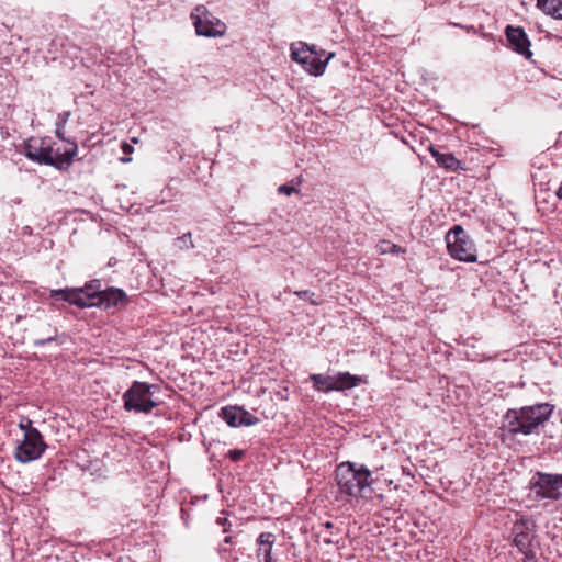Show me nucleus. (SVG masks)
Instances as JSON below:
<instances>
[{
	"mask_svg": "<svg viewBox=\"0 0 562 562\" xmlns=\"http://www.w3.org/2000/svg\"><path fill=\"white\" fill-rule=\"evenodd\" d=\"M554 405L550 403H537L529 405V434L537 427L549 420L553 414Z\"/></svg>",
	"mask_w": 562,
	"mask_h": 562,
	"instance_id": "nucleus-12",
	"label": "nucleus"
},
{
	"mask_svg": "<svg viewBox=\"0 0 562 562\" xmlns=\"http://www.w3.org/2000/svg\"><path fill=\"white\" fill-rule=\"evenodd\" d=\"M537 7L543 13L562 20V0H537Z\"/></svg>",
	"mask_w": 562,
	"mask_h": 562,
	"instance_id": "nucleus-22",
	"label": "nucleus"
},
{
	"mask_svg": "<svg viewBox=\"0 0 562 562\" xmlns=\"http://www.w3.org/2000/svg\"><path fill=\"white\" fill-rule=\"evenodd\" d=\"M173 245L177 248H179V249H192V248H194V244H193V240H192L191 233L188 232V233L183 234L182 236L177 237L175 239Z\"/></svg>",
	"mask_w": 562,
	"mask_h": 562,
	"instance_id": "nucleus-24",
	"label": "nucleus"
},
{
	"mask_svg": "<svg viewBox=\"0 0 562 562\" xmlns=\"http://www.w3.org/2000/svg\"><path fill=\"white\" fill-rule=\"evenodd\" d=\"M296 190L294 189L293 186H289V184H281L279 188H278V192L280 194H284V195H291L293 192H295Z\"/></svg>",
	"mask_w": 562,
	"mask_h": 562,
	"instance_id": "nucleus-29",
	"label": "nucleus"
},
{
	"mask_svg": "<svg viewBox=\"0 0 562 562\" xmlns=\"http://www.w3.org/2000/svg\"><path fill=\"white\" fill-rule=\"evenodd\" d=\"M20 428L26 432L27 430H30L31 428H34V427L32 426V420L29 418H25L20 423Z\"/></svg>",
	"mask_w": 562,
	"mask_h": 562,
	"instance_id": "nucleus-30",
	"label": "nucleus"
},
{
	"mask_svg": "<svg viewBox=\"0 0 562 562\" xmlns=\"http://www.w3.org/2000/svg\"><path fill=\"white\" fill-rule=\"evenodd\" d=\"M276 535L269 531L261 532L256 539V558L258 562H277L272 557Z\"/></svg>",
	"mask_w": 562,
	"mask_h": 562,
	"instance_id": "nucleus-13",
	"label": "nucleus"
},
{
	"mask_svg": "<svg viewBox=\"0 0 562 562\" xmlns=\"http://www.w3.org/2000/svg\"><path fill=\"white\" fill-rule=\"evenodd\" d=\"M310 380L313 383V387L318 392L329 393L335 391L334 375L314 373L310 375Z\"/></svg>",
	"mask_w": 562,
	"mask_h": 562,
	"instance_id": "nucleus-21",
	"label": "nucleus"
},
{
	"mask_svg": "<svg viewBox=\"0 0 562 562\" xmlns=\"http://www.w3.org/2000/svg\"><path fill=\"white\" fill-rule=\"evenodd\" d=\"M336 481L340 494L350 497L362 496L363 491L373 483L370 470L355 462H342L335 470Z\"/></svg>",
	"mask_w": 562,
	"mask_h": 562,
	"instance_id": "nucleus-1",
	"label": "nucleus"
},
{
	"mask_svg": "<svg viewBox=\"0 0 562 562\" xmlns=\"http://www.w3.org/2000/svg\"><path fill=\"white\" fill-rule=\"evenodd\" d=\"M45 448L41 432L36 428H31L24 434L22 442L16 446L15 458L22 463H27L41 458Z\"/></svg>",
	"mask_w": 562,
	"mask_h": 562,
	"instance_id": "nucleus-8",
	"label": "nucleus"
},
{
	"mask_svg": "<svg viewBox=\"0 0 562 562\" xmlns=\"http://www.w3.org/2000/svg\"><path fill=\"white\" fill-rule=\"evenodd\" d=\"M245 454H246V451L241 450V449H232L227 452V457L233 462L240 461L245 457Z\"/></svg>",
	"mask_w": 562,
	"mask_h": 562,
	"instance_id": "nucleus-27",
	"label": "nucleus"
},
{
	"mask_svg": "<svg viewBox=\"0 0 562 562\" xmlns=\"http://www.w3.org/2000/svg\"><path fill=\"white\" fill-rule=\"evenodd\" d=\"M24 156L41 165L54 166L61 169L63 164H71L77 153L76 143H71V148L66 149L64 154L58 155L56 158L53 157V148L45 145L42 139L31 138L24 143L23 147Z\"/></svg>",
	"mask_w": 562,
	"mask_h": 562,
	"instance_id": "nucleus-2",
	"label": "nucleus"
},
{
	"mask_svg": "<svg viewBox=\"0 0 562 562\" xmlns=\"http://www.w3.org/2000/svg\"><path fill=\"white\" fill-rule=\"evenodd\" d=\"M290 50L292 60L301 64L313 76L323 75L328 61L334 57V54L330 53L323 59L322 57L326 54L325 50H318L315 45H308L304 42L291 44Z\"/></svg>",
	"mask_w": 562,
	"mask_h": 562,
	"instance_id": "nucleus-3",
	"label": "nucleus"
},
{
	"mask_svg": "<svg viewBox=\"0 0 562 562\" xmlns=\"http://www.w3.org/2000/svg\"><path fill=\"white\" fill-rule=\"evenodd\" d=\"M387 251H390V246H385V248H382V252H384V254H385V252H387Z\"/></svg>",
	"mask_w": 562,
	"mask_h": 562,
	"instance_id": "nucleus-40",
	"label": "nucleus"
},
{
	"mask_svg": "<svg viewBox=\"0 0 562 562\" xmlns=\"http://www.w3.org/2000/svg\"><path fill=\"white\" fill-rule=\"evenodd\" d=\"M97 294L99 295L97 300L86 301L85 307H99L102 310H110L127 302L126 293L124 290L119 288L110 286Z\"/></svg>",
	"mask_w": 562,
	"mask_h": 562,
	"instance_id": "nucleus-10",
	"label": "nucleus"
},
{
	"mask_svg": "<svg viewBox=\"0 0 562 562\" xmlns=\"http://www.w3.org/2000/svg\"><path fill=\"white\" fill-rule=\"evenodd\" d=\"M131 160H132V158H130V157H122L121 158L122 162H130Z\"/></svg>",
	"mask_w": 562,
	"mask_h": 562,
	"instance_id": "nucleus-38",
	"label": "nucleus"
},
{
	"mask_svg": "<svg viewBox=\"0 0 562 562\" xmlns=\"http://www.w3.org/2000/svg\"><path fill=\"white\" fill-rule=\"evenodd\" d=\"M521 4L525 5V1L524 0H521Z\"/></svg>",
	"mask_w": 562,
	"mask_h": 562,
	"instance_id": "nucleus-42",
	"label": "nucleus"
},
{
	"mask_svg": "<svg viewBox=\"0 0 562 562\" xmlns=\"http://www.w3.org/2000/svg\"><path fill=\"white\" fill-rule=\"evenodd\" d=\"M215 522H216V525L223 527V532H228L229 527H231V522H229L227 517L220 516V517L216 518Z\"/></svg>",
	"mask_w": 562,
	"mask_h": 562,
	"instance_id": "nucleus-28",
	"label": "nucleus"
},
{
	"mask_svg": "<svg viewBox=\"0 0 562 562\" xmlns=\"http://www.w3.org/2000/svg\"><path fill=\"white\" fill-rule=\"evenodd\" d=\"M49 297L54 300H61L65 302H68L72 305H76L78 307L83 308L86 305V302L83 299L79 297L78 292H76V289H58V290H50Z\"/></svg>",
	"mask_w": 562,
	"mask_h": 562,
	"instance_id": "nucleus-19",
	"label": "nucleus"
},
{
	"mask_svg": "<svg viewBox=\"0 0 562 562\" xmlns=\"http://www.w3.org/2000/svg\"><path fill=\"white\" fill-rule=\"evenodd\" d=\"M294 294L300 299L308 301L312 305H319L322 303V300L314 299L315 293L308 290L295 291Z\"/></svg>",
	"mask_w": 562,
	"mask_h": 562,
	"instance_id": "nucleus-25",
	"label": "nucleus"
},
{
	"mask_svg": "<svg viewBox=\"0 0 562 562\" xmlns=\"http://www.w3.org/2000/svg\"><path fill=\"white\" fill-rule=\"evenodd\" d=\"M323 526L327 530L334 528V524L331 521H326L325 524H323Z\"/></svg>",
	"mask_w": 562,
	"mask_h": 562,
	"instance_id": "nucleus-36",
	"label": "nucleus"
},
{
	"mask_svg": "<svg viewBox=\"0 0 562 562\" xmlns=\"http://www.w3.org/2000/svg\"><path fill=\"white\" fill-rule=\"evenodd\" d=\"M528 56H529V59H530V58H531V56H532V53H531L530 50H529V53H528Z\"/></svg>",
	"mask_w": 562,
	"mask_h": 562,
	"instance_id": "nucleus-41",
	"label": "nucleus"
},
{
	"mask_svg": "<svg viewBox=\"0 0 562 562\" xmlns=\"http://www.w3.org/2000/svg\"><path fill=\"white\" fill-rule=\"evenodd\" d=\"M335 541L330 538V537H325L324 538V543H327V544H331L334 543Z\"/></svg>",
	"mask_w": 562,
	"mask_h": 562,
	"instance_id": "nucleus-37",
	"label": "nucleus"
},
{
	"mask_svg": "<svg viewBox=\"0 0 562 562\" xmlns=\"http://www.w3.org/2000/svg\"><path fill=\"white\" fill-rule=\"evenodd\" d=\"M429 153L435 158L437 165L449 171H458L462 168V162L451 153H440L432 145L429 146Z\"/></svg>",
	"mask_w": 562,
	"mask_h": 562,
	"instance_id": "nucleus-17",
	"label": "nucleus"
},
{
	"mask_svg": "<svg viewBox=\"0 0 562 562\" xmlns=\"http://www.w3.org/2000/svg\"><path fill=\"white\" fill-rule=\"evenodd\" d=\"M121 148L124 154H131L133 151L132 145H130L128 143H125V142L122 143Z\"/></svg>",
	"mask_w": 562,
	"mask_h": 562,
	"instance_id": "nucleus-33",
	"label": "nucleus"
},
{
	"mask_svg": "<svg viewBox=\"0 0 562 562\" xmlns=\"http://www.w3.org/2000/svg\"><path fill=\"white\" fill-rule=\"evenodd\" d=\"M76 292H78L79 297L83 299V301H95L99 296L97 293H100L102 291V284L99 279L91 280L90 282L86 283L81 288H75Z\"/></svg>",
	"mask_w": 562,
	"mask_h": 562,
	"instance_id": "nucleus-20",
	"label": "nucleus"
},
{
	"mask_svg": "<svg viewBox=\"0 0 562 562\" xmlns=\"http://www.w3.org/2000/svg\"><path fill=\"white\" fill-rule=\"evenodd\" d=\"M52 334L45 338H38V339H35L34 340V346L35 347H43L49 342H53L56 340V335H57V329L56 328H50Z\"/></svg>",
	"mask_w": 562,
	"mask_h": 562,
	"instance_id": "nucleus-26",
	"label": "nucleus"
},
{
	"mask_svg": "<svg viewBox=\"0 0 562 562\" xmlns=\"http://www.w3.org/2000/svg\"><path fill=\"white\" fill-rule=\"evenodd\" d=\"M521 416L517 412H508L506 414L505 424L503 426V436L505 440H514L517 436H527V407H521Z\"/></svg>",
	"mask_w": 562,
	"mask_h": 562,
	"instance_id": "nucleus-11",
	"label": "nucleus"
},
{
	"mask_svg": "<svg viewBox=\"0 0 562 562\" xmlns=\"http://www.w3.org/2000/svg\"><path fill=\"white\" fill-rule=\"evenodd\" d=\"M149 386H150V392L148 393V396L151 397L156 392L159 391V386L156 384H149Z\"/></svg>",
	"mask_w": 562,
	"mask_h": 562,
	"instance_id": "nucleus-35",
	"label": "nucleus"
},
{
	"mask_svg": "<svg viewBox=\"0 0 562 562\" xmlns=\"http://www.w3.org/2000/svg\"><path fill=\"white\" fill-rule=\"evenodd\" d=\"M449 255L464 262L476 261V248L470 236L460 225H454L446 235Z\"/></svg>",
	"mask_w": 562,
	"mask_h": 562,
	"instance_id": "nucleus-5",
	"label": "nucleus"
},
{
	"mask_svg": "<svg viewBox=\"0 0 562 562\" xmlns=\"http://www.w3.org/2000/svg\"><path fill=\"white\" fill-rule=\"evenodd\" d=\"M538 171L539 172H535L531 175L532 177V181H533V184L535 187H539V189H536V193H535V203L538 207V210H546L544 206H541L542 204H548L549 203V198H550V194L548 193L549 192V188L547 187V175L546 172H542V168H538Z\"/></svg>",
	"mask_w": 562,
	"mask_h": 562,
	"instance_id": "nucleus-16",
	"label": "nucleus"
},
{
	"mask_svg": "<svg viewBox=\"0 0 562 562\" xmlns=\"http://www.w3.org/2000/svg\"><path fill=\"white\" fill-rule=\"evenodd\" d=\"M554 198L558 200H562V182L560 183L559 188L555 190Z\"/></svg>",
	"mask_w": 562,
	"mask_h": 562,
	"instance_id": "nucleus-34",
	"label": "nucleus"
},
{
	"mask_svg": "<svg viewBox=\"0 0 562 562\" xmlns=\"http://www.w3.org/2000/svg\"><path fill=\"white\" fill-rule=\"evenodd\" d=\"M220 416L226 422L229 427L255 426L260 423V419L254 416L250 412L243 406L229 405L221 409Z\"/></svg>",
	"mask_w": 562,
	"mask_h": 562,
	"instance_id": "nucleus-9",
	"label": "nucleus"
},
{
	"mask_svg": "<svg viewBox=\"0 0 562 562\" xmlns=\"http://www.w3.org/2000/svg\"><path fill=\"white\" fill-rule=\"evenodd\" d=\"M531 531V529L529 528V532ZM533 537L530 538L529 537V562H531L533 559H535V554H533V551H532V546H533Z\"/></svg>",
	"mask_w": 562,
	"mask_h": 562,
	"instance_id": "nucleus-32",
	"label": "nucleus"
},
{
	"mask_svg": "<svg viewBox=\"0 0 562 562\" xmlns=\"http://www.w3.org/2000/svg\"><path fill=\"white\" fill-rule=\"evenodd\" d=\"M149 392V383L134 381L122 396L124 409L126 412L149 414L159 405V402L148 396Z\"/></svg>",
	"mask_w": 562,
	"mask_h": 562,
	"instance_id": "nucleus-4",
	"label": "nucleus"
},
{
	"mask_svg": "<svg viewBox=\"0 0 562 562\" xmlns=\"http://www.w3.org/2000/svg\"><path fill=\"white\" fill-rule=\"evenodd\" d=\"M384 244L386 246H390V251L391 252L400 254V252H404L405 251L403 248H401L400 246H397L395 244H390V243H386V241H384Z\"/></svg>",
	"mask_w": 562,
	"mask_h": 562,
	"instance_id": "nucleus-31",
	"label": "nucleus"
},
{
	"mask_svg": "<svg viewBox=\"0 0 562 562\" xmlns=\"http://www.w3.org/2000/svg\"><path fill=\"white\" fill-rule=\"evenodd\" d=\"M69 116H70V112H61V113H58L57 119H56L55 134L61 140H66V137L64 135V130L69 120Z\"/></svg>",
	"mask_w": 562,
	"mask_h": 562,
	"instance_id": "nucleus-23",
	"label": "nucleus"
},
{
	"mask_svg": "<svg viewBox=\"0 0 562 562\" xmlns=\"http://www.w3.org/2000/svg\"><path fill=\"white\" fill-rule=\"evenodd\" d=\"M224 542H225V543H231V542H232V537H226V538L224 539Z\"/></svg>",
	"mask_w": 562,
	"mask_h": 562,
	"instance_id": "nucleus-39",
	"label": "nucleus"
},
{
	"mask_svg": "<svg viewBox=\"0 0 562 562\" xmlns=\"http://www.w3.org/2000/svg\"><path fill=\"white\" fill-rule=\"evenodd\" d=\"M527 521L521 516L517 519L512 529L513 544L520 551L522 554L520 561L527 562Z\"/></svg>",
	"mask_w": 562,
	"mask_h": 562,
	"instance_id": "nucleus-15",
	"label": "nucleus"
},
{
	"mask_svg": "<svg viewBox=\"0 0 562 562\" xmlns=\"http://www.w3.org/2000/svg\"><path fill=\"white\" fill-rule=\"evenodd\" d=\"M191 20L199 36L221 37L226 32V25L214 16L204 5H198L191 12Z\"/></svg>",
	"mask_w": 562,
	"mask_h": 562,
	"instance_id": "nucleus-6",
	"label": "nucleus"
},
{
	"mask_svg": "<svg viewBox=\"0 0 562 562\" xmlns=\"http://www.w3.org/2000/svg\"><path fill=\"white\" fill-rule=\"evenodd\" d=\"M335 391L342 392L352 389L364 382L362 376L353 375L349 372H338L334 375Z\"/></svg>",
	"mask_w": 562,
	"mask_h": 562,
	"instance_id": "nucleus-18",
	"label": "nucleus"
},
{
	"mask_svg": "<svg viewBox=\"0 0 562 562\" xmlns=\"http://www.w3.org/2000/svg\"><path fill=\"white\" fill-rule=\"evenodd\" d=\"M561 488L562 474L536 472L529 483V491L533 492L537 498L558 501L562 495Z\"/></svg>",
	"mask_w": 562,
	"mask_h": 562,
	"instance_id": "nucleus-7",
	"label": "nucleus"
},
{
	"mask_svg": "<svg viewBox=\"0 0 562 562\" xmlns=\"http://www.w3.org/2000/svg\"><path fill=\"white\" fill-rule=\"evenodd\" d=\"M508 46L527 58V34L522 26L507 25L505 30Z\"/></svg>",
	"mask_w": 562,
	"mask_h": 562,
	"instance_id": "nucleus-14",
	"label": "nucleus"
}]
</instances>
